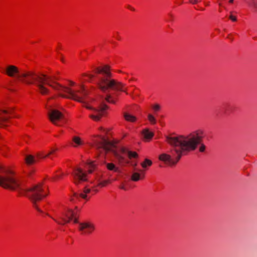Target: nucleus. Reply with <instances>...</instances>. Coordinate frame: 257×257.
<instances>
[{
  "label": "nucleus",
  "instance_id": "nucleus-1",
  "mask_svg": "<svg viewBox=\"0 0 257 257\" xmlns=\"http://www.w3.org/2000/svg\"><path fill=\"white\" fill-rule=\"evenodd\" d=\"M5 73L10 77H16L22 82L27 84H35L38 88L39 92L42 95L49 93V90L44 85H47L56 90L60 92L59 95L63 98L72 99L80 102H83V97L88 94L83 85L81 89L73 91L71 88L63 86L56 82V77L48 76L45 74L38 75L32 71H21L15 65H8L5 69Z\"/></svg>",
  "mask_w": 257,
  "mask_h": 257
},
{
  "label": "nucleus",
  "instance_id": "nucleus-2",
  "mask_svg": "<svg viewBox=\"0 0 257 257\" xmlns=\"http://www.w3.org/2000/svg\"><path fill=\"white\" fill-rule=\"evenodd\" d=\"M202 131H197L186 135L167 136L166 141L172 147L170 154H162L159 159L170 166L175 165L182 156L197 149L202 141Z\"/></svg>",
  "mask_w": 257,
  "mask_h": 257
},
{
  "label": "nucleus",
  "instance_id": "nucleus-3",
  "mask_svg": "<svg viewBox=\"0 0 257 257\" xmlns=\"http://www.w3.org/2000/svg\"><path fill=\"white\" fill-rule=\"evenodd\" d=\"M0 186L12 190L18 189L30 198L38 211L42 212L37 203L48 195L42 183L35 185L30 188H26L22 182L13 176L11 172L6 171L4 175H0Z\"/></svg>",
  "mask_w": 257,
  "mask_h": 257
},
{
  "label": "nucleus",
  "instance_id": "nucleus-4",
  "mask_svg": "<svg viewBox=\"0 0 257 257\" xmlns=\"http://www.w3.org/2000/svg\"><path fill=\"white\" fill-rule=\"evenodd\" d=\"M96 73L102 74L103 76L98 77L99 81L97 85L99 88L104 93H108L110 89L122 91L124 84L120 82L111 79L112 74L110 71V67L108 65H105L102 68L97 67L95 69Z\"/></svg>",
  "mask_w": 257,
  "mask_h": 257
},
{
  "label": "nucleus",
  "instance_id": "nucleus-5",
  "mask_svg": "<svg viewBox=\"0 0 257 257\" xmlns=\"http://www.w3.org/2000/svg\"><path fill=\"white\" fill-rule=\"evenodd\" d=\"M98 147L103 149L106 151H112L115 159L119 164H128L129 161L125 159L121 154L113 150L114 146L110 142L106 140L104 138L101 137V140L98 143Z\"/></svg>",
  "mask_w": 257,
  "mask_h": 257
},
{
  "label": "nucleus",
  "instance_id": "nucleus-6",
  "mask_svg": "<svg viewBox=\"0 0 257 257\" xmlns=\"http://www.w3.org/2000/svg\"><path fill=\"white\" fill-rule=\"evenodd\" d=\"M89 109L93 110L94 113L90 114L89 117L95 121H99L101 117L105 113V111L108 109V107L105 104H100L97 108H93L90 106H86Z\"/></svg>",
  "mask_w": 257,
  "mask_h": 257
},
{
  "label": "nucleus",
  "instance_id": "nucleus-7",
  "mask_svg": "<svg viewBox=\"0 0 257 257\" xmlns=\"http://www.w3.org/2000/svg\"><path fill=\"white\" fill-rule=\"evenodd\" d=\"M72 175L73 177V182L77 185L87 180L86 173L84 172L80 168H74Z\"/></svg>",
  "mask_w": 257,
  "mask_h": 257
},
{
  "label": "nucleus",
  "instance_id": "nucleus-8",
  "mask_svg": "<svg viewBox=\"0 0 257 257\" xmlns=\"http://www.w3.org/2000/svg\"><path fill=\"white\" fill-rule=\"evenodd\" d=\"M95 225L90 222L79 223L78 230L83 234H91L95 230Z\"/></svg>",
  "mask_w": 257,
  "mask_h": 257
},
{
  "label": "nucleus",
  "instance_id": "nucleus-9",
  "mask_svg": "<svg viewBox=\"0 0 257 257\" xmlns=\"http://www.w3.org/2000/svg\"><path fill=\"white\" fill-rule=\"evenodd\" d=\"M50 107H51V106ZM47 108L49 110L48 115L50 121L55 125H58V124L56 121L62 119L64 117L63 114L57 109H51L49 107H48Z\"/></svg>",
  "mask_w": 257,
  "mask_h": 257
},
{
  "label": "nucleus",
  "instance_id": "nucleus-10",
  "mask_svg": "<svg viewBox=\"0 0 257 257\" xmlns=\"http://www.w3.org/2000/svg\"><path fill=\"white\" fill-rule=\"evenodd\" d=\"M63 215L68 219H66L64 217H61L60 218L62 219V221L60 222V221H58L56 220V219H55L54 218H53V219L58 224H61V225H64L65 223H69L73 219V218L74 217V216H75L74 212L71 209H69L67 211V212H66L65 213H64Z\"/></svg>",
  "mask_w": 257,
  "mask_h": 257
},
{
  "label": "nucleus",
  "instance_id": "nucleus-11",
  "mask_svg": "<svg viewBox=\"0 0 257 257\" xmlns=\"http://www.w3.org/2000/svg\"><path fill=\"white\" fill-rule=\"evenodd\" d=\"M120 152L122 155H127L130 159L136 158L138 156V154L136 152L130 151L124 148H121Z\"/></svg>",
  "mask_w": 257,
  "mask_h": 257
},
{
  "label": "nucleus",
  "instance_id": "nucleus-12",
  "mask_svg": "<svg viewBox=\"0 0 257 257\" xmlns=\"http://www.w3.org/2000/svg\"><path fill=\"white\" fill-rule=\"evenodd\" d=\"M72 141L74 143L72 145L74 147H77L78 146H80L84 144V142L81 140V138L77 136H74L72 138Z\"/></svg>",
  "mask_w": 257,
  "mask_h": 257
},
{
  "label": "nucleus",
  "instance_id": "nucleus-13",
  "mask_svg": "<svg viewBox=\"0 0 257 257\" xmlns=\"http://www.w3.org/2000/svg\"><path fill=\"white\" fill-rule=\"evenodd\" d=\"M91 190L89 188H85L84 190L83 193H81L80 194H75V196L77 198L81 197L83 199H87V194L90 193Z\"/></svg>",
  "mask_w": 257,
  "mask_h": 257
},
{
  "label": "nucleus",
  "instance_id": "nucleus-14",
  "mask_svg": "<svg viewBox=\"0 0 257 257\" xmlns=\"http://www.w3.org/2000/svg\"><path fill=\"white\" fill-rule=\"evenodd\" d=\"M143 135L145 139L150 140L153 137L154 133L150 132L148 129H145L143 131Z\"/></svg>",
  "mask_w": 257,
  "mask_h": 257
},
{
  "label": "nucleus",
  "instance_id": "nucleus-15",
  "mask_svg": "<svg viewBox=\"0 0 257 257\" xmlns=\"http://www.w3.org/2000/svg\"><path fill=\"white\" fill-rule=\"evenodd\" d=\"M123 116L126 120L130 122H135L137 119L135 116L126 112L124 113Z\"/></svg>",
  "mask_w": 257,
  "mask_h": 257
},
{
  "label": "nucleus",
  "instance_id": "nucleus-16",
  "mask_svg": "<svg viewBox=\"0 0 257 257\" xmlns=\"http://www.w3.org/2000/svg\"><path fill=\"white\" fill-rule=\"evenodd\" d=\"M25 161L28 165H31L36 162V160L33 156L29 155L26 156Z\"/></svg>",
  "mask_w": 257,
  "mask_h": 257
},
{
  "label": "nucleus",
  "instance_id": "nucleus-17",
  "mask_svg": "<svg viewBox=\"0 0 257 257\" xmlns=\"http://www.w3.org/2000/svg\"><path fill=\"white\" fill-rule=\"evenodd\" d=\"M152 165V161L148 159H146L145 161L141 163V166L143 168H146L147 166H151Z\"/></svg>",
  "mask_w": 257,
  "mask_h": 257
},
{
  "label": "nucleus",
  "instance_id": "nucleus-18",
  "mask_svg": "<svg viewBox=\"0 0 257 257\" xmlns=\"http://www.w3.org/2000/svg\"><path fill=\"white\" fill-rule=\"evenodd\" d=\"M106 167L109 170L114 171V172H117L118 171V168H116L113 163L106 164Z\"/></svg>",
  "mask_w": 257,
  "mask_h": 257
},
{
  "label": "nucleus",
  "instance_id": "nucleus-19",
  "mask_svg": "<svg viewBox=\"0 0 257 257\" xmlns=\"http://www.w3.org/2000/svg\"><path fill=\"white\" fill-rule=\"evenodd\" d=\"M57 150V149H53L51 150V151L49 153H48L47 155H45V156H44L42 153H39L37 154V157L39 158H45L48 157L51 154H52L53 153H54Z\"/></svg>",
  "mask_w": 257,
  "mask_h": 257
},
{
  "label": "nucleus",
  "instance_id": "nucleus-20",
  "mask_svg": "<svg viewBox=\"0 0 257 257\" xmlns=\"http://www.w3.org/2000/svg\"><path fill=\"white\" fill-rule=\"evenodd\" d=\"M131 179L134 181H138L140 179V174L137 172H134L132 175Z\"/></svg>",
  "mask_w": 257,
  "mask_h": 257
},
{
  "label": "nucleus",
  "instance_id": "nucleus-21",
  "mask_svg": "<svg viewBox=\"0 0 257 257\" xmlns=\"http://www.w3.org/2000/svg\"><path fill=\"white\" fill-rule=\"evenodd\" d=\"M88 165L89 167L88 172L89 174L92 173L95 169V165L94 164V162H90L88 163Z\"/></svg>",
  "mask_w": 257,
  "mask_h": 257
},
{
  "label": "nucleus",
  "instance_id": "nucleus-22",
  "mask_svg": "<svg viewBox=\"0 0 257 257\" xmlns=\"http://www.w3.org/2000/svg\"><path fill=\"white\" fill-rule=\"evenodd\" d=\"M148 118L149 121L153 124H154L156 123V120L155 117L151 114H149L148 115Z\"/></svg>",
  "mask_w": 257,
  "mask_h": 257
},
{
  "label": "nucleus",
  "instance_id": "nucleus-23",
  "mask_svg": "<svg viewBox=\"0 0 257 257\" xmlns=\"http://www.w3.org/2000/svg\"><path fill=\"white\" fill-rule=\"evenodd\" d=\"M105 100L108 102L115 103V100L113 99L112 96L110 94H107Z\"/></svg>",
  "mask_w": 257,
  "mask_h": 257
},
{
  "label": "nucleus",
  "instance_id": "nucleus-24",
  "mask_svg": "<svg viewBox=\"0 0 257 257\" xmlns=\"http://www.w3.org/2000/svg\"><path fill=\"white\" fill-rule=\"evenodd\" d=\"M9 119V117L4 116L2 114H0V127L3 126V123L7 121Z\"/></svg>",
  "mask_w": 257,
  "mask_h": 257
},
{
  "label": "nucleus",
  "instance_id": "nucleus-25",
  "mask_svg": "<svg viewBox=\"0 0 257 257\" xmlns=\"http://www.w3.org/2000/svg\"><path fill=\"white\" fill-rule=\"evenodd\" d=\"M225 113L227 114L231 111L232 106L230 104H226L224 107Z\"/></svg>",
  "mask_w": 257,
  "mask_h": 257
},
{
  "label": "nucleus",
  "instance_id": "nucleus-26",
  "mask_svg": "<svg viewBox=\"0 0 257 257\" xmlns=\"http://www.w3.org/2000/svg\"><path fill=\"white\" fill-rule=\"evenodd\" d=\"M152 107L155 112H157L160 109V106L158 104L154 105Z\"/></svg>",
  "mask_w": 257,
  "mask_h": 257
},
{
  "label": "nucleus",
  "instance_id": "nucleus-27",
  "mask_svg": "<svg viewBox=\"0 0 257 257\" xmlns=\"http://www.w3.org/2000/svg\"><path fill=\"white\" fill-rule=\"evenodd\" d=\"M205 150V146L204 144H201L200 148L199 151L201 152H203Z\"/></svg>",
  "mask_w": 257,
  "mask_h": 257
},
{
  "label": "nucleus",
  "instance_id": "nucleus-28",
  "mask_svg": "<svg viewBox=\"0 0 257 257\" xmlns=\"http://www.w3.org/2000/svg\"><path fill=\"white\" fill-rule=\"evenodd\" d=\"M252 5L257 9V0H250Z\"/></svg>",
  "mask_w": 257,
  "mask_h": 257
},
{
  "label": "nucleus",
  "instance_id": "nucleus-29",
  "mask_svg": "<svg viewBox=\"0 0 257 257\" xmlns=\"http://www.w3.org/2000/svg\"><path fill=\"white\" fill-rule=\"evenodd\" d=\"M107 183H108V181H104L103 182H100L99 184V185L101 186H104Z\"/></svg>",
  "mask_w": 257,
  "mask_h": 257
},
{
  "label": "nucleus",
  "instance_id": "nucleus-30",
  "mask_svg": "<svg viewBox=\"0 0 257 257\" xmlns=\"http://www.w3.org/2000/svg\"><path fill=\"white\" fill-rule=\"evenodd\" d=\"M107 183H108V181H104L103 182H100L99 184V185L101 186H104Z\"/></svg>",
  "mask_w": 257,
  "mask_h": 257
},
{
  "label": "nucleus",
  "instance_id": "nucleus-31",
  "mask_svg": "<svg viewBox=\"0 0 257 257\" xmlns=\"http://www.w3.org/2000/svg\"><path fill=\"white\" fill-rule=\"evenodd\" d=\"M199 2H200V0H190L189 2L192 4H196Z\"/></svg>",
  "mask_w": 257,
  "mask_h": 257
},
{
  "label": "nucleus",
  "instance_id": "nucleus-32",
  "mask_svg": "<svg viewBox=\"0 0 257 257\" xmlns=\"http://www.w3.org/2000/svg\"><path fill=\"white\" fill-rule=\"evenodd\" d=\"M229 19H230V20H231L232 21H234V22H235V21H236V17H234V16H233L232 15H230V16H229Z\"/></svg>",
  "mask_w": 257,
  "mask_h": 257
},
{
  "label": "nucleus",
  "instance_id": "nucleus-33",
  "mask_svg": "<svg viewBox=\"0 0 257 257\" xmlns=\"http://www.w3.org/2000/svg\"><path fill=\"white\" fill-rule=\"evenodd\" d=\"M83 75L84 76H88L90 79H92V78H93L94 77V75H92V74H88V75H87V74H83Z\"/></svg>",
  "mask_w": 257,
  "mask_h": 257
},
{
  "label": "nucleus",
  "instance_id": "nucleus-34",
  "mask_svg": "<svg viewBox=\"0 0 257 257\" xmlns=\"http://www.w3.org/2000/svg\"><path fill=\"white\" fill-rule=\"evenodd\" d=\"M3 113H5V114H7V113H11V111H9L6 110H3Z\"/></svg>",
  "mask_w": 257,
  "mask_h": 257
},
{
  "label": "nucleus",
  "instance_id": "nucleus-35",
  "mask_svg": "<svg viewBox=\"0 0 257 257\" xmlns=\"http://www.w3.org/2000/svg\"><path fill=\"white\" fill-rule=\"evenodd\" d=\"M74 222L75 223H78V219L74 216Z\"/></svg>",
  "mask_w": 257,
  "mask_h": 257
},
{
  "label": "nucleus",
  "instance_id": "nucleus-36",
  "mask_svg": "<svg viewBox=\"0 0 257 257\" xmlns=\"http://www.w3.org/2000/svg\"><path fill=\"white\" fill-rule=\"evenodd\" d=\"M128 8L130 9V10H131L132 11H135V9L130 6H128Z\"/></svg>",
  "mask_w": 257,
  "mask_h": 257
},
{
  "label": "nucleus",
  "instance_id": "nucleus-37",
  "mask_svg": "<svg viewBox=\"0 0 257 257\" xmlns=\"http://www.w3.org/2000/svg\"><path fill=\"white\" fill-rule=\"evenodd\" d=\"M120 188L121 189L125 190V187L123 186H121L120 187Z\"/></svg>",
  "mask_w": 257,
  "mask_h": 257
},
{
  "label": "nucleus",
  "instance_id": "nucleus-38",
  "mask_svg": "<svg viewBox=\"0 0 257 257\" xmlns=\"http://www.w3.org/2000/svg\"><path fill=\"white\" fill-rule=\"evenodd\" d=\"M137 163H134H134H133V164H132V165L133 166L135 167L137 166Z\"/></svg>",
  "mask_w": 257,
  "mask_h": 257
},
{
  "label": "nucleus",
  "instance_id": "nucleus-39",
  "mask_svg": "<svg viewBox=\"0 0 257 257\" xmlns=\"http://www.w3.org/2000/svg\"><path fill=\"white\" fill-rule=\"evenodd\" d=\"M61 175H56V178H60V177H61Z\"/></svg>",
  "mask_w": 257,
  "mask_h": 257
},
{
  "label": "nucleus",
  "instance_id": "nucleus-40",
  "mask_svg": "<svg viewBox=\"0 0 257 257\" xmlns=\"http://www.w3.org/2000/svg\"><path fill=\"white\" fill-rule=\"evenodd\" d=\"M74 84V83L73 82H70V85H73Z\"/></svg>",
  "mask_w": 257,
  "mask_h": 257
},
{
  "label": "nucleus",
  "instance_id": "nucleus-41",
  "mask_svg": "<svg viewBox=\"0 0 257 257\" xmlns=\"http://www.w3.org/2000/svg\"><path fill=\"white\" fill-rule=\"evenodd\" d=\"M233 0H230L229 1V3H233Z\"/></svg>",
  "mask_w": 257,
  "mask_h": 257
},
{
  "label": "nucleus",
  "instance_id": "nucleus-42",
  "mask_svg": "<svg viewBox=\"0 0 257 257\" xmlns=\"http://www.w3.org/2000/svg\"><path fill=\"white\" fill-rule=\"evenodd\" d=\"M205 5L206 6H208V5H209V3H205Z\"/></svg>",
  "mask_w": 257,
  "mask_h": 257
},
{
  "label": "nucleus",
  "instance_id": "nucleus-43",
  "mask_svg": "<svg viewBox=\"0 0 257 257\" xmlns=\"http://www.w3.org/2000/svg\"><path fill=\"white\" fill-rule=\"evenodd\" d=\"M117 39L119 40H120V38L119 37H117Z\"/></svg>",
  "mask_w": 257,
  "mask_h": 257
}]
</instances>
